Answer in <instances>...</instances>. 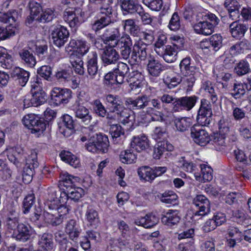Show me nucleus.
<instances>
[{
    "label": "nucleus",
    "mask_w": 251,
    "mask_h": 251,
    "mask_svg": "<svg viewBox=\"0 0 251 251\" xmlns=\"http://www.w3.org/2000/svg\"><path fill=\"white\" fill-rule=\"evenodd\" d=\"M228 234L230 238L226 240V244L230 248L235 247L242 240V234L236 227L229 228L228 229Z\"/></svg>",
    "instance_id": "nucleus-28"
},
{
    "label": "nucleus",
    "mask_w": 251,
    "mask_h": 251,
    "mask_svg": "<svg viewBox=\"0 0 251 251\" xmlns=\"http://www.w3.org/2000/svg\"><path fill=\"white\" fill-rule=\"evenodd\" d=\"M198 99L196 96L183 97L177 99L176 104L182 109L189 111L195 106Z\"/></svg>",
    "instance_id": "nucleus-35"
},
{
    "label": "nucleus",
    "mask_w": 251,
    "mask_h": 251,
    "mask_svg": "<svg viewBox=\"0 0 251 251\" xmlns=\"http://www.w3.org/2000/svg\"><path fill=\"white\" fill-rule=\"evenodd\" d=\"M143 80V75L137 71H133L130 74L128 79H127V81L132 90L142 87Z\"/></svg>",
    "instance_id": "nucleus-32"
},
{
    "label": "nucleus",
    "mask_w": 251,
    "mask_h": 251,
    "mask_svg": "<svg viewBox=\"0 0 251 251\" xmlns=\"http://www.w3.org/2000/svg\"><path fill=\"white\" fill-rule=\"evenodd\" d=\"M173 150L174 146L168 141H159L154 147L153 157L159 159L166 152L172 151Z\"/></svg>",
    "instance_id": "nucleus-22"
},
{
    "label": "nucleus",
    "mask_w": 251,
    "mask_h": 251,
    "mask_svg": "<svg viewBox=\"0 0 251 251\" xmlns=\"http://www.w3.org/2000/svg\"><path fill=\"white\" fill-rule=\"evenodd\" d=\"M115 45V47L117 49H123L125 47H131L132 45V42L130 36L125 34L118 39Z\"/></svg>",
    "instance_id": "nucleus-54"
},
{
    "label": "nucleus",
    "mask_w": 251,
    "mask_h": 251,
    "mask_svg": "<svg viewBox=\"0 0 251 251\" xmlns=\"http://www.w3.org/2000/svg\"><path fill=\"white\" fill-rule=\"evenodd\" d=\"M11 77L15 80L18 81V83L22 86L26 84L29 77V73L22 68L14 67L10 72Z\"/></svg>",
    "instance_id": "nucleus-21"
},
{
    "label": "nucleus",
    "mask_w": 251,
    "mask_h": 251,
    "mask_svg": "<svg viewBox=\"0 0 251 251\" xmlns=\"http://www.w3.org/2000/svg\"><path fill=\"white\" fill-rule=\"evenodd\" d=\"M120 159L124 163L131 164L135 161L137 158L135 155L132 151V149L127 150L122 152L120 155Z\"/></svg>",
    "instance_id": "nucleus-49"
},
{
    "label": "nucleus",
    "mask_w": 251,
    "mask_h": 251,
    "mask_svg": "<svg viewBox=\"0 0 251 251\" xmlns=\"http://www.w3.org/2000/svg\"><path fill=\"white\" fill-rule=\"evenodd\" d=\"M75 48L77 49L78 53L83 56L88 52L90 49V45L87 44L85 41L77 40H76Z\"/></svg>",
    "instance_id": "nucleus-61"
},
{
    "label": "nucleus",
    "mask_w": 251,
    "mask_h": 251,
    "mask_svg": "<svg viewBox=\"0 0 251 251\" xmlns=\"http://www.w3.org/2000/svg\"><path fill=\"white\" fill-rule=\"evenodd\" d=\"M23 124L34 132H43L46 128V123L43 119L39 118L34 114H29L24 116Z\"/></svg>",
    "instance_id": "nucleus-8"
},
{
    "label": "nucleus",
    "mask_w": 251,
    "mask_h": 251,
    "mask_svg": "<svg viewBox=\"0 0 251 251\" xmlns=\"http://www.w3.org/2000/svg\"><path fill=\"white\" fill-rule=\"evenodd\" d=\"M85 217L87 221L92 226H96L100 222V218L98 212L93 209H88Z\"/></svg>",
    "instance_id": "nucleus-48"
},
{
    "label": "nucleus",
    "mask_w": 251,
    "mask_h": 251,
    "mask_svg": "<svg viewBox=\"0 0 251 251\" xmlns=\"http://www.w3.org/2000/svg\"><path fill=\"white\" fill-rule=\"evenodd\" d=\"M84 195L83 189L79 187L70 186L67 188L66 192L60 193V199L58 200L61 203H66L69 199L75 201H77Z\"/></svg>",
    "instance_id": "nucleus-12"
},
{
    "label": "nucleus",
    "mask_w": 251,
    "mask_h": 251,
    "mask_svg": "<svg viewBox=\"0 0 251 251\" xmlns=\"http://www.w3.org/2000/svg\"><path fill=\"white\" fill-rule=\"evenodd\" d=\"M109 132L114 144H121L123 143L125 138L124 131L120 125L117 124L112 125Z\"/></svg>",
    "instance_id": "nucleus-33"
},
{
    "label": "nucleus",
    "mask_w": 251,
    "mask_h": 251,
    "mask_svg": "<svg viewBox=\"0 0 251 251\" xmlns=\"http://www.w3.org/2000/svg\"><path fill=\"white\" fill-rule=\"evenodd\" d=\"M125 104L127 107L133 110L143 109L149 105V96L143 95L135 99L128 98L126 99Z\"/></svg>",
    "instance_id": "nucleus-14"
},
{
    "label": "nucleus",
    "mask_w": 251,
    "mask_h": 251,
    "mask_svg": "<svg viewBox=\"0 0 251 251\" xmlns=\"http://www.w3.org/2000/svg\"><path fill=\"white\" fill-rule=\"evenodd\" d=\"M25 158V165L23 169V180L25 183L28 184L32 180L35 169L39 166L37 152L35 150L31 151Z\"/></svg>",
    "instance_id": "nucleus-4"
},
{
    "label": "nucleus",
    "mask_w": 251,
    "mask_h": 251,
    "mask_svg": "<svg viewBox=\"0 0 251 251\" xmlns=\"http://www.w3.org/2000/svg\"><path fill=\"white\" fill-rule=\"evenodd\" d=\"M147 49V46L143 44L142 41L135 43L130 56V63H137L140 60H145L148 55Z\"/></svg>",
    "instance_id": "nucleus-13"
},
{
    "label": "nucleus",
    "mask_w": 251,
    "mask_h": 251,
    "mask_svg": "<svg viewBox=\"0 0 251 251\" xmlns=\"http://www.w3.org/2000/svg\"><path fill=\"white\" fill-rule=\"evenodd\" d=\"M147 69L151 75L157 77L162 71L165 70V67L158 60L154 58H150L148 60Z\"/></svg>",
    "instance_id": "nucleus-25"
},
{
    "label": "nucleus",
    "mask_w": 251,
    "mask_h": 251,
    "mask_svg": "<svg viewBox=\"0 0 251 251\" xmlns=\"http://www.w3.org/2000/svg\"><path fill=\"white\" fill-rule=\"evenodd\" d=\"M249 63L244 60H242L236 64L234 70L239 76H242L248 74L250 71Z\"/></svg>",
    "instance_id": "nucleus-47"
},
{
    "label": "nucleus",
    "mask_w": 251,
    "mask_h": 251,
    "mask_svg": "<svg viewBox=\"0 0 251 251\" xmlns=\"http://www.w3.org/2000/svg\"><path fill=\"white\" fill-rule=\"evenodd\" d=\"M174 122L176 130L180 132L188 130L191 125V119L189 118H175Z\"/></svg>",
    "instance_id": "nucleus-40"
},
{
    "label": "nucleus",
    "mask_w": 251,
    "mask_h": 251,
    "mask_svg": "<svg viewBox=\"0 0 251 251\" xmlns=\"http://www.w3.org/2000/svg\"><path fill=\"white\" fill-rule=\"evenodd\" d=\"M130 146L137 151L141 152L149 147V140L145 135L134 136L131 140Z\"/></svg>",
    "instance_id": "nucleus-26"
},
{
    "label": "nucleus",
    "mask_w": 251,
    "mask_h": 251,
    "mask_svg": "<svg viewBox=\"0 0 251 251\" xmlns=\"http://www.w3.org/2000/svg\"><path fill=\"white\" fill-rule=\"evenodd\" d=\"M17 15V12L15 11H10L8 13H0V22L4 23H15Z\"/></svg>",
    "instance_id": "nucleus-57"
},
{
    "label": "nucleus",
    "mask_w": 251,
    "mask_h": 251,
    "mask_svg": "<svg viewBox=\"0 0 251 251\" xmlns=\"http://www.w3.org/2000/svg\"><path fill=\"white\" fill-rule=\"evenodd\" d=\"M15 154H8L7 157L8 159L13 162L16 166H18L20 164V162L21 160L25 161V156H24L23 158L22 156L24 155V151L22 149L17 148L15 151ZM26 156V157H27Z\"/></svg>",
    "instance_id": "nucleus-50"
},
{
    "label": "nucleus",
    "mask_w": 251,
    "mask_h": 251,
    "mask_svg": "<svg viewBox=\"0 0 251 251\" xmlns=\"http://www.w3.org/2000/svg\"><path fill=\"white\" fill-rule=\"evenodd\" d=\"M28 7L30 10V18L31 19L32 21L35 20L38 21V18L40 17V13L43 11L40 4L35 1H30L28 3Z\"/></svg>",
    "instance_id": "nucleus-44"
},
{
    "label": "nucleus",
    "mask_w": 251,
    "mask_h": 251,
    "mask_svg": "<svg viewBox=\"0 0 251 251\" xmlns=\"http://www.w3.org/2000/svg\"><path fill=\"white\" fill-rule=\"evenodd\" d=\"M120 36L119 29L110 26L106 29L101 38L104 44L108 46L115 47V44Z\"/></svg>",
    "instance_id": "nucleus-17"
},
{
    "label": "nucleus",
    "mask_w": 251,
    "mask_h": 251,
    "mask_svg": "<svg viewBox=\"0 0 251 251\" xmlns=\"http://www.w3.org/2000/svg\"><path fill=\"white\" fill-rule=\"evenodd\" d=\"M234 153L237 161L239 162L236 166V169L239 171L244 170V166L247 164V160L244 152L241 150L234 151Z\"/></svg>",
    "instance_id": "nucleus-51"
},
{
    "label": "nucleus",
    "mask_w": 251,
    "mask_h": 251,
    "mask_svg": "<svg viewBox=\"0 0 251 251\" xmlns=\"http://www.w3.org/2000/svg\"><path fill=\"white\" fill-rule=\"evenodd\" d=\"M80 230L79 226L75 220H70L65 224V232L68 235L70 239L73 241L77 239L80 234Z\"/></svg>",
    "instance_id": "nucleus-24"
},
{
    "label": "nucleus",
    "mask_w": 251,
    "mask_h": 251,
    "mask_svg": "<svg viewBox=\"0 0 251 251\" xmlns=\"http://www.w3.org/2000/svg\"><path fill=\"white\" fill-rule=\"evenodd\" d=\"M222 46L223 38L218 34L213 35L208 40L202 41L200 44V48L208 55L219 50Z\"/></svg>",
    "instance_id": "nucleus-7"
},
{
    "label": "nucleus",
    "mask_w": 251,
    "mask_h": 251,
    "mask_svg": "<svg viewBox=\"0 0 251 251\" xmlns=\"http://www.w3.org/2000/svg\"><path fill=\"white\" fill-rule=\"evenodd\" d=\"M72 98V91L67 88H54L51 93V100L56 105L68 103Z\"/></svg>",
    "instance_id": "nucleus-10"
},
{
    "label": "nucleus",
    "mask_w": 251,
    "mask_h": 251,
    "mask_svg": "<svg viewBox=\"0 0 251 251\" xmlns=\"http://www.w3.org/2000/svg\"><path fill=\"white\" fill-rule=\"evenodd\" d=\"M114 48L108 46L103 50L101 59L104 66L115 64L119 59L120 54Z\"/></svg>",
    "instance_id": "nucleus-16"
},
{
    "label": "nucleus",
    "mask_w": 251,
    "mask_h": 251,
    "mask_svg": "<svg viewBox=\"0 0 251 251\" xmlns=\"http://www.w3.org/2000/svg\"><path fill=\"white\" fill-rule=\"evenodd\" d=\"M178 51L173 46L168 45L165 46L161 50H158L157 54L162 57L166 62L172 63L176 60Z\"/></svg>",
    "instance_id": "nucleus-23"
},
{
    "label": "nucleus",
    "mask_w": 251,
    "mask_h": 251,
    "mask_svg": "<svg viewBox=\"0 0 251 251\" xmlns=\"http://www.w3.org/2000/svg\"><path fill=\"white\" fill-rule=\"evenodd\" d=\"M198 112L202 113H206L208 115H212V111L211 105L207 100L202 99L201 100V106L200 107Z\"/></svg>",
    "instance_id": "nucleus-60"
},
{
    "label": "nucleus",
    "mask_w": 251,
    "mask_h": 251,
    "mask_svg": "<svg viewBox=\"0 0 251 251\" xmlns=\"http://www.w3.org/2000/svg\"><path fill=\"white\" fill-rule=\"evenodd\" d=\"M111 23V21L107 18H103L101 17L100 19L96 21L92 25V29L96 32L99 31L101 29Z\"/></svg>",
    "instance_id": "nucleus-56"
},
{
    "label": "nucleus",
    "mask_w": 251,
    "mask_h": 251,
    "mask_svg": "<svg viewBox=\"0 0 251 251\" xmlns=\"http://www.w3.org/2000/svg\"><path fill=\"white\" fill-rule=\"evenodd\" d=\"M202 176L195 174L196 179L198 181L205 182L210 181L213 178V170L210 167L205 164L201 165Z\"/></svg>",
    "instance_id": "nucleus-37"
},
{
    "label": "nucleus",
    "mask_w": 251,
    "mask_h": 251,
    "mask_svg": "<svg viewBox=\"0 0 251 251\" xmlns=\"http://www.w3.org/2000/svg\"><path fill=\"white\" fill-rule=\"evenodd\" d=\"M193 204L197 207L193 213V217H203L210 211V202L208 199L202 195H198L193 199Z\"/></svg>",
    "instance_id": "nucleus-9"
},
{
    "label": "nucleus",
    "mask_w": 251,
    "mask_h": 251,
    "mask_svg": "<svg viewBox=\"0 0 251 251\" xmlns=\"http://www.w3.org/2000/svg\"><path fill=\"white\" fill-rule=\"evenodd\" d=\"M70 33L67 28L61 25L54 28L51 33L53 43L57 47H61L68 40Z\"/></svg>",
    "instance_id": "nucleus-11"
},
{
    "label": "nucleus",
    "mask_w": 251,
    "mask_h": 251,
    "mask_svg": "<svg viewBox=\"0 0 251 251\" xmlns=\"http://www.w3.org/2000/svg\"><path fill=\"white\" fill-rule=\"evenodd\" d=\"M158 99H151L149 97V105L145 109L143 113L145 115L149 116L151 121L164 122L165 121L164 114L159 110L161 109L162 105Z\"/></svg>",
    "instance_id": "nucleus-6"
},
{
    "label": "nucleus",
    "mask_w": 251,
    "mask_h": 251,
    "mask_svg": "<svg viewBox=\"0 0 251 251\" xmlns=\"http://www.w3.org/2000/svg\"><path fill=\"white\" fill-rule=\"evenodd\" d=\"M98 54L96 51L89 52L87 55V73L91 78L97 77L98 74ZM99 75H98V78Z\"/></svg>",
    "instance_id": "nucleus-19"
},
{
    "label": "nucleus",
    "mask_w": 251,
    "mask_h": 251,
    "mask_svg": "<svg viewBox=\"0 0 251 251\" xmlns=\"http://www.w3.org/2000/svg\"><path fill=\"white\" fill-rule=\"evenodd\" d=\"M191 135L194 141L197 144L204 146L211 140L208 133L202 129H197L193 127L191 129Z\"/></svg>",
    "instance_id": "nucleus-18"
},
{
    "label": "nucleus",
    "mask_w": 251,
    "mask_h": 251,
    "mask_svg": "<svg viewBox=\"0 0 251 251\" xmlns=\"http://www.w3.org/2000/svg\"><path fill=\"white\" fill-rule=\"evenodd\" d=\"M158 222V218L152 214H147L145 216L135 219V224L145 228H151Z\"/></svg>",
    "instance_id": "nucleus-30"
},
{
    "label": "nucleus",
    "mask_w": 251,
    "mask_h": 251,
    "mask_svg": "<svg viewBox=\"0 0 251 251\" xmlns=\"http://www.w3.org/2000/svg\"><path fill=\"white\" fill-rule=\"evenodd\" d=\"M180 220L176 210H169L165 215L161 218L163 224L168 226H172L177 224Z\"/></svg>",
    "instance_id": "nucleus-34"
},
{
    "label": "nucleus",
    "mask_w": 251,
    "mask_h": 251,
    "mask_svg": "<svg viewBox=\"0 0 251 251\" xmlns=\"http://www.w3.org/2000/svg\"><path fill=\"white\" fill-rule=\"evenodd\" d=\"M248 24L236 20L232 22L229 26L230 33L231 36L235 39H240L244 36L249 29Z\"/></svg>",
    "instance_id": "nucleus-15"
},
{
    "label": "nucleus",
    "mask_w": 251,
    "mask_h": 251,
    "mask_svg": "<svg viewBox=\"0 0 251 251\" xmlns=\"http://www.w3.org/2000/svg\"><path fill=\"white\" fill-rule=\"evenodd\" d=\"M193 27L196 33L204 35H210L214 31V28L211 25H209L207 21L204 22V20L194 25Z\"/></svg>",
    "instance_id": "nucleus-36"
},
{
    "label": "nucleus",
    "mask_w": 251,
    "mask_h": 251,
    "mask_svg": "<svg viewBox=\"0 0 251 251\" xmlns=\"http://www.w3.org/2000/svg\"><path fill=\"white\" fill-rule=\"evenodd\" d=\"M122 10L126 13L138 14L142 22L145 25L150 24L152 19L148 12H146L137 0H120Z\"/></svg>",
    "instance_id": "nucleus-2"
},
{
    "label": "nucleus",
    "mask_w": 251,
    "mask_h": 251,
    "mask_svg": "<svg viewBox=\"0 0 251 251\" xmlns=\"http://www.w3.org/2000/svg\"><path fill=\"white\" fill-rule=\"evenodd\" d=\"M56 17L54 9L47 8L40 15L38 18V21L41 23L50 22Z\"/></svg>",
    "instance_id": "nucleus-52"
},
{
    "label": "nucleus",
    "mask_w": 251,
    "mask_h": 251,
    "mask_svg": "<svg viewBox=\"0 0 251 251\" xmlns=\"http://www.w3.org/2000/svg\"><path fill=\"white\" fill-rule=\"evenodd\" d=\"M20 224H19L18 218L14 215L9 216L6 220V226L8 229L15 231L17 229Z\"/></svg>",
    "instance_id": "nucleus-59"
},
{
    "label": "nucleus",
    "mask_w": 251,
    "mask_h": 251,
    "mask_svg": "<svg viewBox=\"0 0 251 251\" xmlns=\"http://www.w3.org/2000/svg\"><path fill=\"white\" fill-rule=\"evenodd\" d=\"M19 55L25 65L30 68H33L35 66L36 60L30 48H24L19 52Z\"/></svg>",
    "instance_id": "nucleus-27"
},
{
    "label": "nucleus",
    "mask_w": 251,
    "mask_h": 251,
    "mask_svg": "<svg viewBox=\"0 0 251 251\" xmlns=\"http://www.w3.org/2000/svg\"><path fill=\"white\" fill-rule=\"evenodd\" d=\"M225 138L226 135L222 133H216L212 136L210 141L217 150L223 151L226 146Z\"/></svg>",
    "instance_id": "nucleus-43"
},
{
    "label": "nucleus",
    "mask_w": 251,
    "mask_h": 251,
    "mask_svg": "<svg viewBox=\"0 0 251 251\" xmlns=\"http://www.w3.org/2000/svg\"><path fill=\"white\" fill-rule=\"evenodd\" d=\"M179 251H195L194 239H191L188 242L181 243L178 246Z\"/></svg>",
    "instance_id": "nucleus-64"
},
{
    "label": "nucleus",
    "mask_w": 251,
    "mask_h": 251,
    "mask_svg": "<svg viewBox=\"0 0 251 251\" xmlns=\"http://www.w3.org/2000/svg\"><path fill=\"white\" fill-rule=\"evenodd\" d=\"M201 89L208 95L213 103L216 102L218 98L215 91L214 87L210 81L204 82Z\"/></svg>",
    "instance_id": "nucleus-45"
},
{
    "label": "nucleus",
    "mask_w": 251,
    "mask_h": 251,
    "mask_svg": "<svg viewBox=\"0 0 251 251\" xmlns=\"http://www.w3.org/2000/svg\"><path fill=\"white\" fill-rule=\"evenodd\" d=\"M138 174L141 179L147 181L151 182L155 178L153 169L148 166L139 168L138 169Z\"/></svg>",
    "instance_id": "nucleus-39"
},
{
    "label": "nucleus",
    "mask_w": 251,
    "mask_h": 251,
    "mask_svg": "<svg viewBox=\"0 0 251 251\" xmlns=\"http://www.w3.org/2000/svg\"><path fill=\"white\" fill-rule=\"evenodd\" d=\"M57 214V212L53 208L52 204L49 205V211H46L44 213L46 222L54 226L60 225L62 223V219Z\"/></svg>",
    "instance_id": "nucleus-31"
},
{
    "label": "nucleus",
    "mask_w": 251,
    "mask_h": 251,
    "mask_svg": "<svg viewBox=\"0 0 251 251\" xmlns=\"http://www.w3.org/2000/svg\"><path fill=\"white\" fill-rule=\"evenodd\" d=\"M38 245L41 249L39 251H51L54 247L52 235L43 233L38 240Z\"/></svg>",
    "instance_id": "nucleus-29"
},
{
    "label": "nucleus",
    "mask_w": 251,
    "mask_h": 251,
    "mask_svg": "<svg viewBox=\"0 0 251 251\" xmlns=\"http://www.w3.org/2000/svg\"><path fill=\"white\" fill-rule=\"evenodd\" d=\"M31 235V227L23 224H21L17 229L14 231L13 237L17 241L25 243L30 240Z\"/></svg>",
    "instance_id": "nucleus-20"
},
{
    "label": "nucleus",
    "mask_w": 251,
    "mask_h": 251,
    "mask_svg": "<svg viewBox=\"0 0 251 251\" xmlns=\"http://www.w3.org/2000/svg\"><path fill=\"white\" fill-rule=\"evenodd\" d=\"M109 142L107 136L104 134H97L91 137L85 145L86 149L90 152L104 153L107 151Z\"/></svg>",
    "instance_id": "nucleus-3"
},
{
    "label": "nucleus",
    "mask_w": 251,
    "mask_h": 251,
    "mask_svg": "<svg viewBox=\"0 0 251 251\" xmlns=\"http://www.w3.org/2000/svg\"><path fill=\"white\" fill-rule=\"evenodd\" d=\"M105 101L110 112H115L122 124L126 125L131 122L128 110L124 107L119 96L109 94L105 96Z\"/></svg>",
    "instance_id": "nucleus-1"
},
{
    "label": "nucleus",
    "mask_w": 251,
    "mask_h": 251,
    "mask_svg": "<svg viewBox=\"0 0 251 251\" xmlns=\"http://www.w3.org/2000/svg\"><path fill=\"white\" fill-rule=\"evenodd\" d=\"M93 109L95 113L99 116L104 118L106 116L107 110L99 100L93 101Z\"/></svg>",
    "instance_id": "nucleus-55"
},
{
    "label": "nucleus",
    "mask_w": 251,
    "mask_h": 251,
    "mask_svg": "<svg viewBox=\"0 0 251 251\" xmlns=\"http://www.w3.org/2000/svg\"><path fill=\"white\" fill-rule=\"evenodd\" d=\"M177 195L173 191L165 192L160 196L159 199L162 202L167 204H176Z\"/></svg>",
    "instance_id": "nucleus-53"
},
{
    "label": "nucleus",
    "mask_w": 251,
    "mask_h": 251,
    "mask_svg": "<svg viewBox=\"0 0 251 251\" xmlns=\"http://www.w3.org/2000/svg\"><path fill=\"white\" fill-rule=\"evenodd\" d=\"M84 13L80 8L68 7L63 12V18L71 27L78 26L84 21Z\"/></svg>",
    "instance_id": "nucleus-5"
},
{
    "label": "nucleus",
    "mask_w": 251,
    "mask_h": 251,
    "mask_svg": "<svg viewBox=\"0 0 251 251\" xmlns=\"http://www.w3.org/2000/svg\"><path fill=\"white\" fill-rule=\"evenodd\" d=\"M11 23L5 28L4 27V33L5 40L16 35L19 32V28L15 23Z\"/></svg>",
    "instance_id": "nucleus-58"
},
{
    "label": "nucleus",
    "mask_w": 251,
    "mask_h": 251,
    "mask_svg": "<svg viewBox=\"0 0 251 251\" xmlns=\"http://www.w3.org/2000/svg\"><path fill=\"white\" fill-rule=\"evenodd\" d=\"M75 114V116L80 119L85 125L89 124L92 118L89 110L82 105H78L76 107Z\"/></svg>",
    "instance_id": "nucleus-38"
},
{
    "label": "nucleus",
    "mask_w": 251,
    "mask_h": 251,
    "mask_svg": "<svg viewBox=\"0 0 251 251\" xmlns=\"http://www.w3.org/2000/svg\"><path fill=\"white\" fill-rule=\"evenodd\" d=\"M37 73L40 76L44 78L45 80H51V68L49 66H43L38 70Z\"/></svg>",
    "instance_id": "nucleus-63"
},
{
    "label": "nucleus",
    "mask_w": 251,
    "mask_h": 251,
    "mask_svg": "<svg viewBox=\"0 0 251 251\" xmlns=\"http://www.w3.org/2000/svg\"><path fill=\"white\" fill-rule=\"evenodd\" d=\"M191 59L190 57L184 58L180 63L179 67L181 72L184 75L194 74L196 73L197 68L196 67L191 66Z\"/></svg>",
    "instance_id": "nucleus-41"
},
{
    "label": "nucleus",
    "mask_w": 251,
    "mask_h": 251,
    "mask_svg": "<svg viewBox=\"0 0 251 251\" xmlns=\"http://www.w3.org/2000/svg\"><path fill=\"white\" fill-rule=\"evenodd\" d=\"M167 41V38L166 35L160 34L158 36L154 44V50L156 53H158V50H161L165 48Z\"/></svg>",
    "instance_id": "nucleus-62"
},
{
    "label": "nucleus",
    "mask_w": 251,
    "mask_h": 251,
    "mask_svg": "<svg viewBox=\"0 0 251 251\" xmlns=\"http://www.w3.org/2000/svg\"><path fill=\"white\" fill-rule=\"evenodd\" d=\"M46 97L45 92H33L32 98L30 100V105L37 107L43 104L46 101Z\"/></svg>",
    "instance_id": "nucleus-46"
},
{
    "label": "nucleus",
    "mask_w": 251,
    "mask_h": 251,
    "mask_svg": "<svg viewBox=\"0 0 251 251\" xmlns=\"http://www.w3.org/2000/svg\"><path fill=\"white\" fill-rule=\"evenodd\" d=\"M62 160L69 163L72 167L76 168L80 166L79 159L75 155L69 151H64L60 153Z\"/></svg>",
    "instance_id": "nucleus-42"
}]
</instances>
